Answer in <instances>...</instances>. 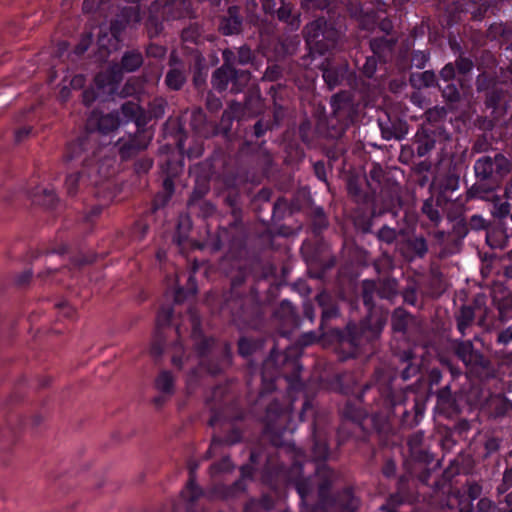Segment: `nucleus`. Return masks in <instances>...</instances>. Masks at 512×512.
<instances>
[{"label": "nucleus", "mask_w": 512, "mask_h": 512, "mask_svg": "<svg viewBox=\"0 0 512 512\" xmlns=\"http://www.w3.org/2000/svg\"><path fill=\"white\" fill-rule=\"evenodd\" d=\"M302 354H268L262 370V388L260 399L277 389V382L281 379L286 384L287 395L282 400L274 399L266 407L261 417L264 423V434L267 435L272 445L277 448L276 454H264L261 448H254L250 452V463L240 468L241 478L231 485L217 484L214 487V495L222 499H229L238 496L246 489L245 480L252 479L255 466L259 465L265 457L266 461L262 471V480L270 487L285 482L289 478V468L284 461L280 460L281 454H287L292 460V469L295 472L302 471L300 458L302 452L296 445L286 438V435L293 434L295 423L293 421V401L295 394L302 392L304 383L301 380L300 372L302 367L298 364V358Z\"/></svg>", "instance_id": "nucleus-1"}, {"label": "nucleus", "mask_w": 512, "mask_h": 512, "mask_svg": "<svg viewBox=\"0 0 512 512\" xmlns=\"http://www.w3.org/2000/svg\"><path fill=\"white\" fill-rule=\"evenodd\" d=\"M208 405L212 413L208 424L212 428H219V434L213 435L206 452L207 458H211L224 445L231 446L242 441L239 423L244 418V412L235 399L231 382L215 386Z\"/></svg>", "instance_id": "nucleus-2"}, {"label": "nucleus", "mask_w": 512, "mask_h": 512, "mask_svg": "<svg viewBox=\"0 0 512 512\" xmlns=\"http://www.w3.org/2000/svg\"><path fill=\"white\" fill-rule=\"evenodd\" d=\"M248 232L243 220H233L227 227H219L210 233L204 243L212 252H218L227 246L230 251L241 250L247 241Z\"/></svg>", "instance_id": "nucleus-3"}, {"label": "nucleus", "mask_w": 512, "mask_h": 512, "mask_svg": "<svg viewBox=\"0 0 512 512\" xmlns=\"http://www.w3.org/2000/svg\"><path fill=\"white\" fill-rule=\"evenodd\" d=\"M100 149L98 133L89 131L68 145L64 161H79L82 168L96 169L94 166Z\"/></svg>", "instance_id": "nucleus-4"}, {"label": "nucleus", "mask_w": 512, "mask_h": 512, "mask_svg": "<svg viewBox=\"0 0 512 512\" xmlns=\"http://www.w3.org/2000/svg\"><path fill=\"white\" fill-rule=\"evenodd\" d=\"M322 491L326 487V481L331 483L335 478V473L325 465H322ZM358 500L353 496L350 490L339 494L336 498L330 499L322 494V512L329 506L333 507L335 512H352L356 509Z\"/></svg>", "instance_id": "nucleus-5"}, {"label": "nucleus", "mask_w": 512, "mask_h": 512, "mask_svg": "<svg viewBox=\"0 0 512 512\" xmlns=\"http://www.w3.org/2000/svg\"><path fill=\"white\" fill-rule=\"evenodd\" d=\"M98 172V169L81 168V170L77 172L68 174L64 183L67 195L74 197L83 187L87 185H97L100 181Z\"/></svg>", "instance_id": "nucleus-6"}, {"label": "nucleus", "mask_w": 512, "mask_h": 512, "mask_svg": "<svg viewBox=\"0 0 512 512\" xmlns=\"http://www.w3.org/2000/svg\"><path fill=\"white\" fill-rule=\"evenodd\" d=\"M152 352L177 351L182 349L179 341V328H157L151 343Z\"/></svg>", "instance_id": "nucleus-7"}, {"label": "nucleus", "mask_w": 512, "mask_h": 512, "mask_svg": "<svg viewBox=\"0 0 512 512\" xmlns=\"http://www.w3.org/2000/svg\"><path fill=\"white\" fill-rule=\"evenodd\" d=\"M196 468V464L190 465L188 482L181 491V497L186 503V512H198L197 500L204 494L203 489L196 484Z\"/></svg>", "instance_id": "nucleus-8"}, {"label": "nucleus", "mask_w": 512, "mask_h": 512, "mask_svg": "<svg viewBox=\"0 0 512 512\" xmlns=\"http://www.w3.org/2000/svg\"><path fill=\"white\" fill-rule=\"evenodd\" d=\"M190 127L197 135L203 138L218 135L217 125L207 120L206 114L200 107L192 110Z\"/></svg>", "instance_id": "nucleus-9"}, {"label": "nucleus", "mask_w": 512, "mask_h": 512, "mask_svg": "<svg viewBox=\"0 0 512 512\" xmlns=\"http://www.w3.org/2000/svg\"><path fill=\"white\" fill-rule=\"evenodd\" d=\"M161 2L153 1L148 8V17L145 21V30L150 39L159 36L163 31V21L161 11Z\"/></svg>", "instance_id": "nucleus-10"}, {"label": "nucleus", "mask_w": 512, "mask_h": 512, "mask_svg": "<svg viewBox=\"0 0 512 512\" xmlns=\"http://www.w3.org/2000/svg\"><path fill=\"white\" fill-rule=\"evenodd\" d=\"M387 320V314L371 311L367 320L362 324L361 333L366 340L376 338L382 331Z\"/></svg>", "instance_id": "nucleus-11"}, {"label": "nucleus", "mask_w": 512, "mask_h": 512, "mask_svg": "<svg viewBox=\"0 0 512 512\" xmlns=\"http://www.w3.org/2000/svg\"><path fill=\"white\" fill-rule=\"evenodd\" d=\"M190 321L192 325L191 338L194 343L197 352H206L215 348V341L212 338H206L200 330V319L199 316L194 312L190 311Z\"/></svg>", "instance_id": "nucleus-12"}, {"label": "nucleus", "mask_w": 512, "mask_h": 512, "mask_svg": "<svg viewBox=\"0 0 512 512\" xmlns=\"http://www.w3.org/2000/svg\"><path fill=\"white\" fill-rule=\"evenodd\" d=\"M144 63V57L138 49L127 50L123 53L120 63L112 67L120 74L122 72L132 73L137 71Z\"/></svg>", "instance_id": "nucleus-13"}, {"label": "nucleus", "mask_w": 512, "mask_h": 512, "mask_svg": "<svg viewBox=\"0 0 512 512\" xmlns=\"http://www.w3.org/2000/svg\"><path fill=\"white\" fill-rule=\"evenodd\" d=\"M242 29V17L240 16V8L231 6L228 8L226 15L222 17L219 30L224 35L238 34Z\"/></svg>", "instance_id": "nucleus-14"}, {"label": "nucleus", "mask_w": 512, "mask_h": 512, "mask_svg": "<svg viewBox=\"0 0 512 512\" xmlns=\"http://www.w3.org/2000/svg\"><path fill=\"white\" fill-rule=\"evenodd\" d=\"M303 33L309 49V55L313 58L320 55V40L318 39L320 35V21L314 20L306 25Z\"/></svg>", "instance_id": "nucleus-15"}, {"label": "nucleus", "mask_w": 512, "mask_h": 512, "mask_svg": "<svg viewBox=\"0 0 512 512\" xmlns=\"http://www.w3.org/2000/svg\"><path fill=\"white\" fill-rule=\"evenodd\" d=\"M275 316L286 326L294 327L298 325L295 308L289 301L284 300L281 302L280 306L275 311Z\"/></svg>", "instance_id": "nucleus-16"}, {"label": "nucleus", "mask_w": 512, "mask_h": 512, "mask_svg": "<svg viewBox=\"0 0 512 512\" xmlns=\"http://www.w3.org/2000/svg\"><path fill=\"white\" fill-rule=\"evenodd\" d=\"M154 387L159 393L173 395L175 393V379L168 370H162L154 381Z\"/></svg>", "instance_id": "nucleus-17"}, {"label": "nucleus", "mask_w": 512, "mask_h": 512, "mask_svg": "<svg viewBox=\"0 0 512 512\" xmlns=\"http://www.w3.org/2000/svg\"><path fill=\"white\" fill-rule=\"evenodd\" d=\"M119 126L120 118L117 112L101 115L97 119V131L104 135L117 130Z\"/></svg>", "instance_id": "nucleus-18"}, {"label": "nucleus", "mask_w": 512, "mask_h": 512, "mask_svg": "<svg viewBox=\"0 0 512 512\" xmlns=\"http://www.w3.org/2000/svg\"><path fill=\"white\" fill-rule=\"evenodd\" d=\"M232 75V68H227V66H220L217 68L212 75V85L219 92H223L227 90L228 85L230 84Z\"/></svg>", "instance_id": "nucleus-19"}, {"label": "nucleus", "mask_w": 512, "mask_h": 512, "mask_svg": "<svg viewBox=\"0 0 512 512\" xmlns=\"http://www.w3.org/2000/svg\"><path fill=\"white\" fill-rule=\"evenodd\" d=\"M121 113L127 121H134L137 126L144 124L143 110L139 104L127 101L121 106Z\"/></svg>", "instance_id": "nucleus-20"}, {"label": "nucleus", "mask_w": 512, "mask_h": 512, "mask_svg": "<svg viewBox=\"0 0 512 512\" xmlns=\"http://www.w3.org/2000/svg\"><path fill=\"white\" fill-rule=\"evenodd\" d=\"M186 82V75L183 67L170 68L165 77V84L171 90H180Z\"/></svg>", "instance_id": "nucleus-21"}, {"label": "nucleus", "mask_w": 512, "mask_h": 512, "mask_svg": "<svg viewBox=\"0 0 512 512\" xmlns=\"http://www.w3.org/2000/svg\"><path fill=\"white\" fill-rule=\"evenodd\" d=\"M147 144L145 142L140 141L138 138H131L128 141L124 142L119 147V154L123 160H127L140 151L146 149Z\"/></svg>", "instance_id": "nucleus-22"}, {"label": "nucleus", "mask_w": 512, "mask_h": 512, "mask_svg": "<svg viewBox=\"0 0 512 512\" xmlns=\"http://www.w3.org/2000/svg\"><path fill=\"white\" fill-rule=\"evenodd\" d=\"M251 73L248 70L232 68L231 75V91L238 93L241 92L250 82Z\"/></svg>", "instance_id": "nucleus-23"}, {"label": "nucleus", "mask_w": 512, "mask_h": 512, "mask_svg": "<svg viewBox=\"0 0 512 512\" xmlns=\"http://www.w3.org/2000/svg\"><path fill=\"white\" fill-rule=\"evenodd\" d=\"M224 203L230 208L233 220H243L241 196L236 191H230L224 198Z\"/></svg>", "instance_id": "nucleus-24"}, {"label": "nucleus", "mask_w": 512, "mask_h": 512, "mask_svg": "<svg viewBox=\"0 0 512 512\" xmlns=\"http://www.w3.org/2000/svg\"><path fill=\"white\" fill-rule=\"evenodd\" d=\"M277 18L287 23L293 30L300 26L299 15L293 14V6L290 3H282L277 10Z\"/></svg>", "instance_id": "nucleus-25"}, {"label": "nucleus", "mask_w": 512, "mask_h": 512, "mask_svg": "<svg viewBox=\"0 0 512 512\" xmlns=\"http://www.w3.org/2000/svg\"><path fill=\"white\" fill-rule=\"evenodd\" d=\"M34 202L46 209H53L58 204V197L54 190L43 189L34 195Z\"/></svg>", "instance_id": "nucleus-26"}, {"label": "nucleus", "mask_w": 512, "mask_h": 512, "mask_svg": "<svg viewBox=\"0 0 512 512\" xmlns=\"http://www.w3.org/2000/svg\"><path fill=\"white\" fill-rule=\"evenodd\" d=\"M120 17L129 27H136L142 20L139 6H128L121 9Z\"/></svg>", "instance_id": "nucleus-27"}, {"label": "nucleus", "mask_w": 512, "mask_h": 512, "mask_svg": "<svg viewBox=\"0 0 512 512\" xmlns=\"http://www.w3.org/2000/svg\"><path fill=\"white\" fill-rule=\"evenodd\" d=\"M475 173L481 179H487L494 171V163L490 157H482L475 162Z\"/></svg>", "instance_id": "nucleus-28"}, {"label": "nucleus", "mask_w": 512, "mask_h": 512, "mask_svg": "<svg viewBox=\"0 0 512 512\" xmlns=\"http://www.w3.org/2000/svg\"><path fill=\"white\" fill-rule=\"evenodd\" d=\"M474 320V311L470 306H464L461 308L460 313L457 317L458 329L462 334L466 333V329L471 326Z\"/></svg>", "instance_id": "nucleus-29"}, {"label": "nucleus", "mask_w": 512, "mask_h": 512, "mask_svg": "<svg viewBox=\"0 0 512 512\" xmlns=\"http://www.w3.org/2000/svg\"><path fill=\"white\" fill-rule=\"evenodd\" d=\"M411 321V317L402 309L394 311L392 316V327L394 331L404 332Z\"/></svg>", "instance_id": "nucleus-30"}, {"label": "nucleus", "mask_w": 512, "mask_h": 512, "mask_svg": "<svg viewBox=\"0 0 512 512\" xmlns=\"http://www.w3.org/2000/svg\"><path fill=\"white\" fill-rule=\"evenodd\" d=\"M202 32V27L198 23H192L182 30L181 37L184 42L197 44Z\"/></svg>", "instance_id": "nucleus-31"}, {"label": "nucleus", "mask_w": 512, "mask_h": 512, "mask_svg": "<svg viewBox=\"0 0 512 512\" xmlns=\"http://www.w3.org/2000/svg\"><path fill=\"white\" fill-rule=\"evenodd\" d=\"M189 209L202 217H209L214 214L216 207L207 200H201L188 205Z\"/></svg>", "instance_id": "nucleus-32"}, {"label": "nucleus", "mask_w": 512, "mask_h": 512, "mask_svg": "<svg viewBox=\"0 0 512 512\" xmlns=\"http://www.w3.org/2000/svg\"><path fill=\"white\" fill-rule=\"evenodd\" d=\"M167 101L166 99L162 97H156L152 101L149 102L148 105V113L150 117L154 118H161L164 116L166 108H167Z\"/></svg>", "instance_id": "nucleus-33"}, {"label": "nucleus", "mask_w": 512, "mask_h": 512, "mask_svg": "<svg viewBox=\"0 0 512 512\" xmlns=\"http://www.w3.org/2000/svg\"><path fill=\"white\" fill-rule=\"evenodd\" d=\"M481 491H482V488L479 484H477V483L469 484L468 489H467V494H468L469 500L467 502L462 501L460 503V505H461L460 512H470V507H471L472 502L480 496Z\"/></svg>", "instance_id": "nucleus-34"}, {"label": "nucleus", "mask_w": 512, "mask_h": 512, "mask_svg": "<svg viewBox=\"0 0 512 512\" xmlns=\"http://www.w3.org/2000/svg\"><path fill=\"white\" fill-rule=\"evenodd\" d=\"M232 469L233 464L229 456H223L219 461L211 464L210 473L212 477H215L221 473L230 472Z\"/></svg>", "instance_id": "nucleus-35"}, {"label": "nucleus", "mask_w": 512, "mask_h": 512, "mask_svg": "<svg viewBox=\"0 0 512 512\" xmlns=\"http://www.w3.org/2000/svg\"><path fill=\"white\" fill-rule=\"evenodd\" d=\"M209 190H210V187H209L208 182H203V183L197 184L194 187L187 204L190 205L195 202L205 200L204 198L208 194Z\"/></svg>", "instance_id": "nucleus-36"}, {"label": "nucleus", "mask_w": 512, "mask_h": 512, "mask_svg": "<svg viewBox=\"0 0 512 512\" xmlns=\"http://www.w3.org/2000/svg\"><path fill=\"white\" fill-rule=\"evenodd\" d=\"M129 27L118 14L110 24V33L114 39L120 41L124 31Z\"/></svg>", "instance_id": "nucleus-37"}, {"label": "nucleus", "mask_w": 512, "mask_h": 512, "mask_svg": "<svg viewBox=\"0 0 512 512\" xmlns=\"http://www.w3.org/2000/svg\"><path fill=\"white\" fill-rule=\"evenodd\" d=\"M343 76V72L339 69H322V78L328 84L330 88H333L340 81Z\"/></svg>", "instance_id": "nucleus-38"}, {"label": "nucleus", "mask_w": 512, "mask_h": 512, "mask_svg": "<svg viewBox=\"0 0 512 512\" xmlns=\"http://www.w3.org/2000/svg\"><path fill=\"white\" fill-rule=\"evenodd\" d=\"M299 134L303 142H305L308 145H311L313 137L316 134V131L313 129L311 122L305 120L300 124Z\"/></svg>", "instance_id": "nucleus-39"}, {"label": "nucleus", "mask_w": 512, "mask_h": 512, "mask_svg": "<svg viewBox=\"0 0 512 512\" xmlns=\"http://www.w3.org/2000/svg\"><path fill=\"white\" fill-rule=\"evenodd\" d=\"M235 119L236 118L229 115L228 113L223 112L222 117L220 119V123L217 126L218 134L220 133V134L224 135L225 137H229L231 129H232L233 121Z\"/></svg>", "instance_id": "nucleus-40"}, {"label": "nucleus", "mask_w": 512, "mask_h": 512, "mask_svg": "<svg viewBox=\"0 0 512 512\" xmlns=\"http://www.w3.org/2000/svg\"><path fill=\"white\" fill-rule=\"evenodd\" d=\"M173 316L172 307H162L157 315V326L158 328L170 327L169 323Z\"/></svg>", "instance_id": "nucleus-41"}, {"label": "nucleus", "mask_w": 512, "mask_h": 512, "mask_svg": "<svg viewBox=\"0 0 512 512\" xmlns=\"http://www.w3.org/2000/svg\"><path fill=\"white\" fill-rule=\"evenodd\" d=\"M415 256H423L427 252V244L424 238H414L408 242Z\"/></svg>", "instance_id": "nucleus-42"}, {"label": "nucleus", "mask_w": 512, "mask_h": 512, "mask_svg": "<svg viewBox=\"0 0 512 512\" xmlns=\"http://www.w3.org/2000/svg\"><path fill=\"white\" fill-rule=\"evenodd\" d=\"M237 64L239 65H247L252 63L254 60L253 52L248 46H242L238 49L237 52Z\"/></svg>", "instance_id": "nucleus-43"}, {"label": "nucleus", "mask_w": 512, "mask_h": 512, "mask_svg": "<svg viewBox=\"0 0 512 512\" xmlns=\"http://www.w3.org/2000/svg\"><path fill=\"white\" fill-rule=\"evenodd\" d=\"M313 436H314V452H315V456H314V462H315L314 473H315V475H319L320 474V459H319V456H317V449L319 448L320 440L318 439V435H317V412H315V418H314V421H313Z\"/></svg>", "instance_id": "nucleus-44"}, {"label": "nucleus", "mask_w": 512, "mask_h": 512, "mask_svg": "<svg viewBox=\"0 0 512 512\" xmlns=\"http://www.w3.org/2000/svg\"><path fill=\"white\" fill-rule=\"evenodd\" d=\"M493 160L494 170L500 174H506L510 169L509 160L501 154H497Z\"/></svg>", "instance_id": "nucleus-45"}, {"label": "nucleus", "mask_w": 512, "mask_h": 512, "mask_svg": "<svg viewBox=\"0 0 512 512\" xmlns=\"http://www.w3.org/2000/svg\"><path fill=\"white\" fill-rule=\"evenodd\" d=\"M471 194L473 197L489 200L492 194V190L486 188L483 184L478 183L472 187Z\"/></svg>", "instance_id": "nucleus-46"}, {"label": "nucleus", "mask_w": 512, "mask_h": 512, "mask_svg": "<svg viewBox=\"0 0 512 512\" xmlns=\"http://www.w3.org/2000/svg\"><path fill=\"white\" fill-rule=\"evenodd\" d=\"M18 436V428L12 427L10 424L8 427L0 430V442H14Z\"/></svg>", "instance_id": "nucleus-47"}, {"label": "nucleus", "mask_w": 512, "mask_h": 512, "mask_svg": "<svg viewBox=\"0 0 512 512\" xmlns=\"http://www.w3.org/2000/svg\"><path fill=\"white\" fill-rule=\"evenodd\" d=\"M166 52V48L158 44L151 43L146 47V54L149 57L161 59L165 57Z\"/></svg>", "instance_id": "nucleus-48"}, {"label": "nucleus", "mask_w": 512, "mask_h": 512, "mask_svg": "<svg viewBox=\"0 0 512 512\" xmlns=\"http://www.w3.org/2000/svg\"><path fill=\"white\" fill-rule=\"evenodd\" d=\"M349 99L345 94H336L331 99V105L335 113L340 112L348 105Z\"/></svg>", "instance_id": "nucleus-49"}, {"label": "nucleus", "mask_w": 512, "mask_h": 512, "mask_svg": "<svg viewBox=\"0 0 512 512\" xmlns=\"http://www.w3.org/2000/svg\"><path fill=\"white\" fill-rule=\"evenodd\" d=\"M413 82L421 81L424 86H431L435 82V74L430 71H425L418 75H413L412 77Z\"/></svg>", "instance_id": "nucleus-50"}, {"label": "nucleus", "mask_w": 512, "mask_h": 512, "mask_svg": "<svg viewBox=\"0 0 512 512\" xmlns=\"http://www.w3.org/2000/svg\"><path fill=\"white\" fill-rule=\"evenodd\" d=\"M223 64L221 66H227V68H235L237 58L232 50L226 49L222 53Z\"/></svg>", "instance_id": "nucleus-51"}, {"label": "nucleus", "mask_w": 512, "mask_h": 512, "mask_svg": "<svg viewBox=\"0 0 512 512\" xmlns=\"http://www.w3.org/2000/svg\"><path fill=\"white\" fill-rule=\"evenodd\" d=\"M206 107L211 112H217L222 108V102L218 97L209 94L206 100Z\"/></svg>", "instance_id": "nucleus-52"}, {"label": "nucleus", "mask_w": 512, "mask_h": 512, "mask_svg": "<svg viewBox=\"0 0 512 512\" xmlns=\"http://www.w3.org/2000/svg\"><path fill=\"white\" fill-rule=\"evenodd\" d=\"M376 67H377L376 59L374 57H369L366 59L365 63L363 64L362 70L366 76L371 77L375 73Z\"/></svg>", "instance_id": "nucleus-53"}, {"label": "nucleus", "mask_w": 512, "mask_h": 512, "mask_svg": "<svg viewBox=\"0 0 512 512\" xmlns=\"http://www.w3.org/2000/svg\"><path fill=\"white\" fill-rule=\"evenodd\" d=\"M32 275V271L30 270L22 272L15 279L16 285L20 288L26 287L30 283Z\"/></svg>", "instance_id": "nucleus-54"}, {"label": "nucleus", "mask_w": 512, "mask_h": 512, "mask_svg": "<svg viewBox=\"0 0 512 512\" xmlns=\"http://www.w3.org/2000/svg\"><path fill=\"white\" fill-rule=\"evenodd\" d=\"M55 306L65 318L72 319L75 316V309L67 303L61 302Z\"/></svg>", "instance_id": "nucleus-55"}, {"label": "nucleus", "mask_w": 512, "mask_h": 512, "mask_svg": "<svg viewBox=\"0 0 512 512\" xmlns=\"http://www.w3.org/2000/svg\"><path fill=\"white\" fill-rule=\"evenodd\" d=\"M243 108L239 102L232 101L229 103L227 109L224 110L225 113L233 116L234 118L240 117L242 114Z\"/></svg>", "instance_id": "nucleus-56"}, {"label": "nucleus", "mask_w": 512, "mask_h": 512, "mask_svg": "<svg viewBox=\"0 0 512 512\" xmlns=\"http://www.w3.org/2000/svg\"><path fill=\"white\" fill-rule=\"evenodd\" d=\"M428 60V56L425 52L417 51L413 54L412 63L418 68H422Z\"/></svg>", "instance_id": "nucleus-57"}, {"label": "nucleus", "mask_w": 512, "mask_h": 512, "mask_svg": "<svg viewBox=\"0 0 512 512\" xmlns=\"http://www.w3.org/2000/svg\"><path fill=\"white\" fill-rule=\"evenodd\" d=\"M257 347L247 338H240L238 341V352H251Z\"/></svg>", "instance_id": "nucleus-58"}, {"label": "nucleus", "mask_w": 512, "mask_h": 512, "mask_svg": "<svg viewBox=\"0 0 512 512\" xmlns=\"http://www.w3.org/2000/svg\"><path fill=\"white\" fill-rule=\"evenodd\" d=\"M172 397V395L170 394H167V393H160L159 395L155 396L153 399H152V404L157 408V409H160L162 408L167 402L168 400Z\"/></svg>", "instance_id": "nucleus-59"}, {"label": "nucleus", "mask_w": 512, "mask_h": 512, "mask_svg": "<svg viewBox=\"0 0 512 512\" xmlns=\"http://www.w3.org/2000/svg\"><path fill=\"white\" fill-rule=\"evenodd\" d=\"M300 5L305 11H317L320 9V0H301Z\"/></svg>", "instance_id": "nucleus-60"}, {"label": "nucleus", "mask_w": 512, "mask_h": 512, "mask_svg": "<svg viewBox=\"0 0 512 512\" xmlns=\"http://www.w3.org/2000/svg\"><path fill=\"white\" fill-rule=\"evenodd\" d=\"M423 211L428 215L431 221L438 222L440 220V215L438 211L433 209V207L430 204L425 203L423 206Z\"/></svg>", "instance_id": "nucleus-61"}, {"label": "nucleus", "mask_w": 512, "mask_h": 512, "mask_svg": "<svg viewBox=\"0 0 512 512\" xmlns=\"http://www.w3.org/2000/svg\"><path fill=\"white\" fill-rule=\"evenodd\" d=\"M96 100V93L93 89L84 90L82 93V101L86 106H90Z\"/></svg>", "instance_id": "nucleus-62"}, {"label": "nucleus", "mask_w": 512, "mask_h": 512, "mask_svg": "<svg viewBox=\"0 0 512 512\" xmlns=\"http://www.w3.org/2000/svg\"><path fill=\"white\" fill-rule=\"evenodd\" d=\"M31 131H32V127H30V126H25V127L19 128L15 132V139H16V141L17 142L23 141L24 139H26L30 135Z\"/></svg>", "instance_id": "nucleus-63"}, {"label": "nucleus", "mask_w": 512, "mask_h": 512, "mask_svg": "<svg viewBox=\"0 0 512 512\" xmlns=\"http://www.w3.org/2000/svg\"><path fill=\"white\" fill-rule=\"evenodd\" d=\"M498 341L503 344H508L512 342V327H509L503 332H501L498 336Z\"/></svg>", "instance_id": "nucleus-64"}]
</instances>
